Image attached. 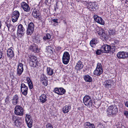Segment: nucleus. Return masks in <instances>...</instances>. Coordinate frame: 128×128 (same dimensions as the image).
<instances>
[{"mask_svg": "<svg viewBox=\"0 0 128 128\" xmlns=\"http://www.w3.org/2000/svg\"><path fill=\"white\" fill-rule=\"evenodd\" d=\"M101 50L102 52L108 53L110 52L113 53L115 50V47L114 46H111L109 45L104 44L101 48Z\"/></svg>", "mask_w": 128, "mask_h": 128, "instance_id": "nucleus-1", "label": "nucleus"}, {"mask_svg": "<svg viewBox=\"0 0 128 128\" xmlns=\"http://www.w3.org/2000/svg\"><path fill=\"white\" fill-rule=\"evenodd\" d=\"M83 103L88 107L90 108L92 106L93 103L91 97L88 95L84 96L83 99Z\"/></svg>", "mask_w": 128, "mask_h": 128, "instance_id": "nucleus-2", "label": "nucleus"}, {"mask_svg": "<svg viewBox=\"0 0 128 128\" xmlns=\"http://www.w3.org/2000/svg\"><path fill=\"white\" fill-rule=\"evenodd\" d=\"M118 112L117 106L115 105H112L108 107L107 109V113L108 115L115 114Z\"/></svg>", "mask_w": 128, "mask_h": 128, "instance_id": "nucleus-3", "label": "nucleus"}, {"mask_svg": "<svg viewBox=\"0 0 128 128\" xmlns=\"http://www.w3.org/2000/svg\"><path fill=\"white\" fill-rule=\"evenodd\" d=\"M102 72V66L101 63H98L97 65L96 68L94 72V74L96 75L100 76Z\"/></svg>", "mask_w": 128, "mask_h": 128, "instance_id": "nucleus-4", "label": "nucleus"}, {"mask_svg": "<svg viewBox=\"0 0 128 128\" xmlns=\"http://www.w3.org/2000/svg\"><path fill=\"white\" fill-rule=\"evenodd\" d=\"M70 58V56L69 53L67 52H65L62 57L63 63L64 64H67L69 62Z\"/></svg>", "mask_w": 128, "mask_h": 128, "instance_id": "nucleus-5", "label": "nucleus"}, {"mask_svg": "<svg viewBox=\"0 0 128 128\" xmlns=\"http://www.w3.org/2000/svg\"><path fill=\"white\" fill-rule=\"evenodd\" d=\"M14 110V113L20 116H22L23 114L24 110L20 106L16 105Z\"/></svg>", "mask_w": 128, "mask_h": 128, "instance_id": "nucleus-6", "label": "nucleus"}, {"mask_svg": "<svg viewBox=\"0 0 128 128\" xmlns=\"http://www.w3.org/2000/svg\"><path fill=\"white\" fill-rule=\"evenodd\" d=\"M24 30H25L22 25L20 24L18 26L17 30V34H18V37L21 38L23 36Z\"/></svg>", "mask_w": 128, "mask_h": 128, "instance_id": "nucleus-7", "label": "nucleus"}, {"mask_svg": "<svg viewBox=\"0 0 128 128\" xmlns=\"http://www.w3.org/2000/svg\"><path fill=\"white\" fill-rule=\"evenodd\" d=\"M117 56L119 58L124 59L128 58V54L126 52H120L118 53Z\"/></svg>", "mask_w": 128, "mask_h": 128, "instance_id": "nucleus-8", "label": "nucleus"}, {"mask_svg": "<svg viewBox=\"0 0 128 128\" xmlns=\"http://www.w3.org/2000/svg\"><path fill=\"white\" fill-rule=\"evenodd\" d=\"M20 13L17 10L14 11L12 13V20L14 22L17 21L20 16Z\"/></svg>", "mask_w": 128, "mask_h": 128, "instance_id": "nucleus-9", "label": "nucleus"}, {"mask_svg": "<svg viewBox=\"0 0 128 128\" xmlns=\"http://www.w3.org/2000/svg\"><path fill=\"white\" fill-rule=\"evenodd\" d=\"M93 17L95 21L98 23L102 25L104 24V21L101 17L96 15H94Z\"/></svg>", "mask_w": 128, "mask_h": 128, "instance_id": "nucleus-10", "label": "nucleus"}, {"mask_svg": "<svg viewBox=\"0 0 128 128\" xmlns=\"http://www.w3.org/2000/svg\"><path fill=\"white\" fill-rule=\"evenodd\" d=\"M23 65L20 63H19L16 70V74L18 76H20L23 72Z\"/></svg>", "mask_w": 128, "mask_h": 128, "instance_id": "nucleus-11", "label": "nucleus"}, {"mask_svg": "<svg viewBox=\"0 0 128 128\" xmlns=\"http://www.w3.org/2000/svg\"><path fill=\"white\" fill-rule=\"evenodd\" d=\"M22 94L26 96L28 92V87L25 84H22L20 86Z\"/></svg>", "mask_w": 128, "mask_h": 128, "instance_id": "nucleus-12", "label": "nucleus"}, {"mask_svg": "<svg viewBox=\"0 0 128 128\" xmlns=\"http://www.w3.org/2000/svg\"><path fill=\"white\" fill-rule=\"evenodd\" d=\"M34 26L32 22H30L28 25L26 33L28 35L31 34H32L34 30Z\"/></svg>", "mask_w": 128, "mask_h": 128, "instance_id": "nucleus-13", "label": "nucleus"}, {"mask_svg": "<svg viewBox=\"0 0 128 128\" xmlns=\"http://www.w3.org/2000/svg\"><path fill=\"white\" fill-rule=\"evenodd\" d=\"M114 82L112 80H108L104 82V85L106 88L109 89L111 88L114 84Z\"/></svg>", "mask_w": 128, "mask_h": 128, "instance_id": "nucleus-14", "label": "nucleus"}, {"mask_svg": "<svg viewBox=\"0 0 128 128\" xmlns=\"http://www.w3.org/2000/svg\"><path fill=\"white\" fill-rule=\"evenodd\" d=\"M29 48L31 51L35 53H38L39 52L40 50L36 45L33 44L31 45Z\"/></svg>", "mask_w": 128, "mask_h": 128, "instance_id": "nucleus-15", "label": "nucleus"}, {"mask_svg": "<svg viewBox=\"0 0 128 128\" xmlns=\"http://www.w3.org/2000/svg\"><path fill=\"white\" fill-rule=\"evenodd\" d=\"M29 58L30 59L31 62L32 63V66L34 67H36V66L38 65L37 62V58L35 56H30Z\"/></svg>", "mask_w": 128, "mask_h": 128, "instance_id": "nucleus-16", "label": "nucleus"}, {"mask_svg": "<svg viewBox=\"0 0 128 128\" xmlns=\"http://www.w3.org/2000/svg\"><path fill=\"white\" fill-rule=\"evenodd\" d=\"M21 6L24 10L26 12H28L30 10V8L28 5L25 2H23L21 4Z\"/></svg>", "mask_w": 128, "mask_h": 128, "instance_id": "nucleus-17", "label": "nucleus"}, {"mask_svg": "<svg viewBox=\"0 0 128 128\" xmlns=\"http://www.w3.org/2000/svg\"><path fill=\"white\" fill-rule=\"evenodd\" d=\"M8 48L7 51V55L8 57L12 58L14 56V53L12 50L11 49Z\"/></svg>", "mask_w": 128, "mask_h": 128, "instance_id": "nucleus-18", "label": "nucleus"}, {"mask_svg": "<svg viewBox=\"0 0 128 128\" xmlns=\"http://www.w3.org/2000/svg\"><path fill=\"white\" fill-rule=\"evenodd\" d=\"M83 67V65L82 62L80 61H78L75 67V69L76 70H78L82 68Z\"/></svg>", "mask_w": 128, "mask_h": 128, "instance_id": "nucleus-19", "label": "nucleus"}, {"mask_svg": "<svg viewBox=\"0 0 128 128\" xmlns=\"http://www.w3.org/2000/svg\"><path fill=\"white\" fill-rule=\"evenodd\" d=\"M19 97L17 94L15 95L13 97L12 102L13 104L16 105L18 104L19 101Z\"/></svg>", "mask_w": 128, "mask_h": 128, "instance_id": "nucleus-20", "label": "nucleus"}, {"mask_svg": "<svg viewBox=\"0 0 128 128\" xmlns=\"http://www.w3.org/2000/svg\"><path fill=\"white\" fill-rule=\"evenodd\" d=\"M84 128H95L94 124H91L88 122H85L84 124Z\"/></svg>", "mask_w": 128, "mask_h": 128, "instance_id": "nucleus-21", "label": "nucleus"}, {"mask_svg": "<svg viewBox=\"0 0 128 128\" xmlns=\"http://www.w3.org/2000/svg\"><path fill=\"white\" fill-rule=\"evenodd\" d=\"M39 100L40 102L42 103L45 102L47 100L46 95L44 94H42L40 97Z\"/></svg>", "mask_w": 128, "mask_h": 128, "instance_id": "nucleus-22", "label": "nucleus"}, {"mask_svg": "<svg viewBox=\"0 0 128 128\" xmlns=\"http://www.w3.org/2000/svg\"><path fill=\"white\" fill-rule=\"evenodd\" d=\"M36 10L34 9L32 13L33 16L36 18H39L40 17V14Z\"/></svg>", "mask_w": 128, "mask_h": 128, "instance_id": "nucleus-23", "label": "nucleus"}, {"mask_svg": "<svg viewBox=\"0 0 128 128\" xmlns=\"http://www.w3.org/2000/svg\"><path fill=\"white\" fill-rule=\"evenodd\" d=\"M87 5V8L90 10L91 11L94 10L95 8L94 6V3L90 2L88 3Z\"/></svg>", "mask_w": 128, "mask_h": 128, "instance_id": "nucleus-24", "label": "nucleus"}, {"mask_svg": "<svg viewBox=\"0 0 128 128\" xmlns=\"http://www.w3.org/2000/svg\"><path fill=\"white\" fill-rule=\"evenodd\" d=\"M84 80L86 82H90L92 81V77L88 75H84Z\"/></svg>", "mask_w": 128, "mask_h": 128, "instance_id": "nucleus-25", "label": "nucleus"}, {"mask_svg": "<svg viewBox=\"0 0 128 128\" xmlns=\"http://www.w3.org/2000/svg\"><path fill=\"white\" fill-rule=\"evenodd\" d=\"M98 42V41L97 38H94L90 41V44L92 47H94L96 44Z\"/></svg>", "mask_w": 128, "mask_h": 128, "instance_id": "nucleus-26", "label": "nucleus"}, {"mask_svg": "<svg viewBox=\"0 0 128 128\" xmlns=\"http://www.w3.org/2000/svg\"><path fill=\"white\" fill-rule=\"evenodd\" d=\"M71 106L69 105L64 106L62 109V111L64 113L68 112L71 109Z\"/></svg>", "mask_w": 128, "mask_h": 128, "instance_id": "nucleus-27", "label": "nucleus"}, {"mask_svg": "<svg viewBox=\"0 0 128 128\" xmlns=\"http://www.w3.org/2000/svg\"><path fill=\"white\" fill-rule=\"evenodd\" d=\"M5 28H7L8 31L12 29V25L10 23V21H7L5 23Z\"/></svg>", "mask_w": 128, "mask_h": 128, "instance_id": "nucleus-28", "label": "nucleus"}, {"mask_svg": "<svg viewBox=\"0 0 128 128\" xmlns=\"http://www.w3.org/2000/svg\"><path fill=\"white\" fill-rule=\"evenodd\" d=\"M96 30L99 35H100L104 31L101 28L99 27H97L96 28Z\"/></svg>", "mask_w": 128, "mask_h": 128, "instance_id": "nucleus-29", "label": "nucleus"}, {"mask_svg": "<svg viewBox=\"0 0 128 128\" xmlns=\"http://www.w3.org/2000/svg\"><path fill=\"white\" fill-rule=\"evenodd\" d=\"M46 70L47 74L48 75L51 76L53 74V70L50 68V67L47 68Z\"/></svg>", "mask_w": 128, "mask_h": 128, "instance_id": "nucleus-30", "label": "nucleus"}, {"mask_svg": "<svg viewBox=\"0 0 128 128\" xmlns=\"http://www.w3.org/2000/svg\"><path fill=\"white\" fill-rule=\"evenodd\" d=\"M51 35L48 34H46V36H44L43 38L44 41H45L47 40H48L51 38Z\"/></svg>", "mask_w": 128, "mask_h": 128, "instance_id": "nucleus-31", "label": "nucleus"}, {"mask_svg": "<svg viewBox=\"0 0 128 128\" xmlns=\"http://www.w3.org/2000/svg\"><path fill=\"white\" fill-rule=\"evenodd\" d=\"M47 80V78L45 75L43 74H42L40 77V80L41 82Z\"/></svg>", "mask_w": 128, "mask_h": 128, "instance_id": "nucleus-32", "label": "nucleus"}, {"mask_svg": "<svg viewBox=\"0 0 128 128\" xmlns=\"http://www.w3.org/2000/svg\"><path fill=\"white\" fill-rule=\"evenodd\" d=\"M59 92H60L61 94H60V95H62L64 94L66 92L65 90L62 88H59Z\"/></svg>", "mask_w": 128, "mask_h": 128, "instance_id": "nucleus-33", "label": "nucleus"}, {"mask_svg": "<svg viewBox=\"0 0 128 128\" xmlns=\"http://www.w3.org/2000/svg\"><path fill=\"white\" fill-rule=\"evenodd\" d=\"M34 42L38 43H40V40L38 37L34 36Z\"/></svg>", "mask_w": 128, "mask_h": 128, "instance_id": "nucleus-34", "label": "nucleus"}, {"mask_svg": "<svg viewBox=\"0 0 128 128\" xmlns=\"http://www.w3.org/2000/svg\"><path fill=\"white\" fill-rule=\"evenodd\" d=\"M102 37V39H104L106 38L107 36V34L105 33L104 32H103V33L101 34L100 35Z\"/></svg>", "mask_w": 128, "mask_h": 128, "instance_id": "nucleus-35", "label": "nucleus"}, {"mask_svg": "<svg viewBox=\"0 0 128 128\" xmlns=\"http://www.w3.org/2000/svg\"><path fill=\"white\" fill-rule=\"evenodd\" d=\"M26 122L27 125L29 128H31L32 125V122L31 120H29V122Z\"/></svg>", "mask_w": 128, "mask_h": 128, "instance_id": "nucleus-36", "label": "nucleus"}, {"mask_svg": "<svg viewBox=\"0 0 128 128\" xmlns=\"http://www.w3.org/2000/svg\"><path fill=\"white\" fill-rule=\"evenodd\" d=\"M30 116L29 115L26 114V122H29V120H30Z\"/></svg>", "mask_w": 128, "mask_h": 128, "instance_id": "nucleus-37", "label": "nucleus"}, {"mask_svg": "<svg viewBox=\"0 0 128 128\" xmlns=\"http://www.w3.org/2000/svg\"><path fill=\"white\" fill-rule=\"evenodd\" d=\"M108 32L110 35H114L115 34V32L112 29H111L109 30Z\"/></svg>", "mask_w": 128, "mask_h": 128, "instance_id": "nucleus-38", "label": "nucleus"}, {"mask_svg": "<svg viewBox=\"0 0 128 128\" xmlns=\"http://www.w3.org/2000/svg\"><path fill=\"white\" fill-rule=\"evenodd\" d=\"M41 82H42V84L44 86H46L48 84V81L47 80L42 81Z\"/></svg>", "mask_w": 128, "mask_h": 128, "instance_id": "nucleus-39", "label": "nucleus"}, {"mask_svg": "<svg viewBox=\"0 0 128 128\" xmlns=\"http://www.w3.org/2000/svg\"><path fill=\"white\" fill-rule=\"evenodd\" d=\"M15 123L16 124L20 125L21 124V120H16L15 121Z\"/></svg>", "mask_w": 128, "mask_h": 128, "instance_id": "nucleus-40", "label": "nucleus"}, {"mask_svg": "<svg viewBox=\"0 0 128 128\" xmlns=\"http://www.w3.org/2000/svg\"><path fill=\"white\" fill-rule=\"evenodd\" d=\"M54 91L57 94H58L60 95V94H61L60 92H59V88H55L54 89Z\"/></svg>", "mask_w": 128, "mask_h": 128, "instance_id": "nucleus-41", "label": "nucleus"}, {"mask_svg": "<svg viewBox=\"0 0 128 128\" xmlns=\"http://www.w3.org/2000/svg\"><path fill=\"white\" fill-rule=\"evenodd\" d=\"M29 87L30 89H32L33 88V86L32 82L28 83Z\"/></svg>", "mask_w": 128, "mask_h": 128, "instance_id": "nucleus-42", "label": "nucleus"}, {"mask_svg": "<svg viewBox=\"0 0 128 128\" xmlns=\"http://www.w3.org/2000/svg\"><path fill=\"white\" fill-rule=\"evenodd\" d=\"M102 52V50H98L96 52V54L97 55H100L101 54Z\"/></svg>", "mask_w": 128, "mask_h": 128, "instance_id": "nucleus-43", "label": "nucleus"}, {"mask_svg": "<svg viewBox=\"0 0 128 128\" xmlns=\"http://www.w3.org/2000/svg\"><path fill=\"white\" fill-rule=\"evenodd\" d=\"M5 101L6 104H8L9 102V98L8 96L6 98Z\"/></svg>", "mask_w": 128, "mask_h": 128, "instance_id": "nucleus-44", "label": "nucleus"}, {"mask_svg": "<svg viewBox=\"0 0 128 128\" xmlns=\"http://www.w3.org/2000/svg\"><path fill=\"white\" fill-rule=\"evenodd\" d=\"M46 128H53V127L50 124H48L46 125Z\"/></svg>", "mask_w": 128, "mask_h": 128, "instance_id": "nucleus-45", "label": "nucleus"}, {"mask_svg": "<svg viewBox=\"0 0 128 128\" xmlns=\"http://www.w3.org/2000/svg\"><path fill=\"white\" fill-rule=\"evenodd\" d=\"M26 80L28 83L32 82L30 79L28 77L27 78Z\"/></svg>", "mask_w": 128, "mask_h": 128, "instance_id": "nucleus-46", "label": "nucleus"}, {"mask_svg": "<svg viewBox=\"0 0 128 128\" xmlns=\"http://www.w3.org/2000/svg\"><path fill=\"white\" fill-rule=\"evenodd\" d=\"M58 20L56 19H54L52 20V21L54 22H56V23H58V22L57 21Z\"/></svg>", "mask_w": 128, "mask_h": 128, "instance_id": "nucleus-47", "label": "nucleus"}, {"mask_svg": "<svg viewBox=\"0 0 128 128\" xmlns=\"http://www.w3.org/2000/svg\"><path fill=\"white\" fill-rule=\"evenodd\" d=\"M2 53L1 50H0V59L2 57Z\"/></svg>", "mask_w": 128, "mask_h": 128, "instance_id": "nucleus-48", "label": "nucleus"}, {"mask_svg": "<svg viewBox=\"0 0 128 128\" xmlns=\"http://www.w3.org/2000/svg\"><path fill=\"white\" fill-rule=\"evenodd\" d=\"M50 48V47L49 46H48V48L47 49V50L48 51V49L49 48V50L48 51V52H50L51 53L52 52V50L50 48V50H49V48Z\"/></svg>", "mask_w": 128, "mask_h": 128, "instance_id": "nucleus-49", "label": "nucleus"}, {"mask_svg": "<svg viewBox=\"0 0 128 128\" xmlns=\"http://www.w3.org/2000/svg\"><path fill=\"white\" fill-rule=\"evenodd\" d=\"M124 113L127 117H128V112L126 111L124 112Z\"/></svg>", "mask_w": 128, "mask_h": 128, "instance_id": "nucleus-50", "label": "nucleus"}, {"mask_svg": "<svg viewBox=\"0 0 128 128\" xmlns=\"http://www.w3.org/2000/svg\"><path fill=\"white\" fill-rule=\"evenodd\" d=\"M125 128L124 126V125H121L119 128Z\"/></svg>", "mask_w": 128, "mask_h": 128, "instance_id": "nucleus-51", "label": "nucleus"}, {"mask_svg": "<svg viewBox=\"0 0 128 128\" xmlns=\"http://www.w3.org/2000/svg\"><path fill=\"white\" fill-rule=\"evenodd\" d=\"M125 105L128 108V102H126Z\"/></svg>", "mask_w": 128, "mask_h": 128, "instance_id": "nucleus-52", "label": "nucleus"}, {"mask_svg": "<svg viewBox=\"0 0 128 128\" xmlns=\"http://www.w3.org/2000/svg\"><path fill=\"white\" fill-rule=\"evenodd\" d=\"M57 49H58V50H60V49H61V47H60L58 46V47H57Z\"/></svg>", "mask_w": 128, "mask_h": 128, "instance_id": "nucleus-53", "label": "nucleus"}, {"mask_svg": "<svg viewBox=\"0 0 128 128\" xmlns=\"http://www.w3.org/2000/svg\"><path fill=\"white\" fill-rule=\"evenodd\" d=\"M1 26H2V24H1V22L0 21V28H1Z\"/></svg>", "mask_w": 128, "mask_h": 128, "instance_id": "nucleus-54", "label": "nucleus"}, {"mask_svg": "<svg viewBox=\"0 0 128 128\" xmlns=\"http://www.w3.org/2000/svg\"><path fill=\"white\" fill-rule=\"evenodd\" d=\"M1 34V31H0V35Z\"/></svg>", "mask_w": 128, "mask_h": 128, "instance_id": "nucleus-55", "label": "nucleus"}, {"mask_svg": "<svg viewBox=\"0 0 128 128\" xmlns=\"http://www.w3.org/2000/svg\"><path fill=\"white\" fill-rule=\"evenodd\" d=\"M32 63V62H31V63Z\"/></svg>", "mask_w": 128, "mask_h": 128, "instance_id": "nucleus-56", "label": "nucleus"}]
</instances>
